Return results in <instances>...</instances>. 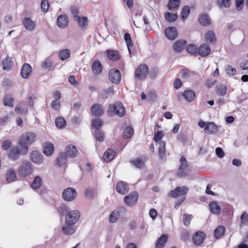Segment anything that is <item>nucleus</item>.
I'll return each instance as SVG.
<instances>
[{
  "label": "nucleus",
  "instance_id": "nucleus-1",
  "mask_svg": "<svg viewBox=\"0 0 248 248\" xmlns=\"http://www.w3.org/2000/svg\"><path fill=\"white\" fill-rule=\"evenodd\" d=\"M36 140V136L33 133L27 132L23 134L19 140V146L21 147V153L26 155L28 152V145L32 144Z\"/></svg>",
  "mask_w": 248,
  "mask_h": 248
},
{
  "label": "nucleus",
  "instance_id": "nucleus-2",
  "mask_svg": "<svg viewBox=\"0 0 248 248\" xmlns=\"http://www.w3.org/2000/svg\"><path fill=\"white\" fill-rule=\"evenodd\" d=\"M108 113L111 116L117 115L120 117H122L125 113V110L121 103L116 102L109 106L108 108Z\"/></svg>",
  "mask_w": 248,
  "mask_h": 248
},
{
  "label": "nucleus",
  "instance_id": "nucleus-3",
  "mask_svg": "<svg viewBox=\"0 0 248 248\" xmlns=\"http://www.w3.org/2000/svg\"><path fill=\"white\" fill-rule=\"evenodd\" d=\"M33 170L32 164L28 160L22 161L18 169V174L25 177L31 175Z\"/></svg>",
  "mask_w": 248,
  "mask_h": 248
},
{
  "label": "nucleus",
  "instance_id": "nucleus-4",
  "mask_svg": "<svg viewBox=\"0 0 248 248\" xmlns=\"http://www.w3.org/2000/svg\"><path fill=\"white\" fill-rule=\"evenodd\" d=\"M77 192L75 188L68 187L65 189L62 193L63 199L66 202H72L77 197Z\"/></svg>",
  "mask_w": 248,
  "mask_h": 248
},
{
  "label": "nucleus",
  "instance_id": "nucleus-5",
  "mask_svg": "<svg viewBox=\"0 0 248 248\" xmlns=\"http://www.w3.org/2000/svg\"><path fill=\"white\" fill-rule=\"evenodd\" d=\"M80 213L77 210H74L68 212L65 217V223L66 224L74 225L79 220Z\"/></svg>",
  "mask_w": 248,
  "mask_h": 248
},
{
  "label": "nucleus",
  "instance_id": "nucleus-6",
  "mask_svg": "<svg viewBox=\"0 0 248 248\" xmlns=\"http://www.w3.org/2000/svg\"><path fill=\"white\" fill-rule=\"evenodd\" d=\"M108 78L113 83L119 84L121 81L120 72L115 68L111 69L108 73Z\"/></svg>",
  "mask_w": 248,
  "mask_h": 248
},
{
  "label": "nucleus",
  "instance_id": "nucleus-7",
  "mask_svg": "<svg viewBox=\"0 0 248 248\" xmlns=\"http://www.w3.org/2000/svg\"><path fill=\"white\" fill-rule=\"evenodd\" d=\"M139 195L137 192H131L124 197V202L126 205L132 206L136 204Z\"/></svg>",
  "mask_w": 248,
  "mask_h": 248
},
{
  "label": "nucleus",
  "instance_id": "nucleus-8",
  "mask_svg": "<svg viewBox=\"0 0 248 248\" xmlns=\"http://www.w3.org/2000/svg\"><path fill=\"white\" fill-rule=\"evenodd\" d=\"M148 71L149 69L146 65H140L136 70L135 75L136 78L142 79L146 77Z\"/></svg>",
  "mask_w": 248,
  "mask_h": 248
},
{
  "label": "nucleus",
  "instance_id": "nucleus-9",
  "mask_svg": "<svg viewBox=\"0 0 248 248\" xmlns=\"http://www.w3.org/2000/svg\"><path fill=\"white\" fill-rule=\"evenodd\" d=\"M31 160L36 165H40L43 162V156L41 153L37 151H33L30 154Z\"/></svg>",
  "mask_w": 248,
  "mask_h": 248
},
{
  "label": "nucleus",
  "instance_id": "nucleus-10",
  "mask_svg": "<svg viewBox=\"0 0 248 248\" xmlns=\"http://www.w3.org/2000/svg\"><path fill=\"white\" fill-rule=\"evenodd\" d=\"M21 147L19 146V148H13L7 153L8 158L13 161H16L19 158L21 153Z\"/></svg>",
  "mask_w": 248,
  "mask_h": 248
},
{
  "label": "nucleus",
  "instance_id": "nucleus-11",
  "mask_svg": "<svg viewBox=\"0 0 248 248\" xmlns=\"http://www.w3.org/2000/svg\"><path fill=\"white\" fill-rule=\"evenodd\" d=\"M180 162L181 165L178 174L181 177H184L187 175V163L186 158L184 156L181 157Z\"/></svg>",
  "mask_w": 248,
  "mask_h": 248
},
{
  "label": "nucleus",
  "instance_id": "nucleus-12",
  "mask_svg": "<svg viewBox=\"0 0 248 248\" xmlns=\"http://www.w3.org/2000/svg\"><path fill=\"white\" fill-rule=\"evenodd\" d=\"M188 191V188L186 186L177 187L175 189L171 190L170 196L176 198L186 194Z\"/></svg>",
  "mask_w": 248,
  "mask_h": 248
},
{
  "label": "nucleus",
  "instance_id": "nucleus-13",
  "mask_svg": "<svg viewBox=\"0 0 248 248\" xmlns=\"http://www.w3.org/2000/svg\"><path fill=\"white\" fill-rule=\"evenodd\" d=\"M206 234L202 232H197L193 236V241L196 245H200L204 241Z\"/></svg>",
  "mask_w": 248,
  "mask_h": 248
},
{
  "label": "nucleus",
  "instance_id": "nucleus-14",
  "mask_svg": "<svg viewBox=\"0 0 248 248\" xmlns=\"http://www.w3.org/2000/svg\"><path fill=\"white\" fill-rule=\"evenodd\" d=\"M22 24L25 27V29L28 31H32L35 28V22L29 17H24L22 21Z\"/></svg>",
  "mask_w": 248,
  "mask_h": 248
},
{
  "label": "nucleus",
  "instance_id": "nucleus-15",
  "mask_svg": "<svg viewBox=\"0 0 248 248\" xmlns=\"http://www.w3.org/2000/svg\"><path fill=\"white\" fill-rule=\"evenodd\" d=\"M204 130L207 134H216L218 131V126L213 122H208L206 123Z\"/></svg>",
  "mask_w": 248,
  "mask_h": 248
},
{
  "label": "nucleus",
  "instance_id": "nucleus-16",
  "mask_svg": "<svg viewBox=\"0 0 248 248\" xmlns=\"http://www.w3.org/2000/svg\"><path fill=\"white\" fill-rule=\"evenodd\" d=\"M91 112L94 116H101L104 112V108L99 104H94L91 107Z\"/></svg>",
  "mask_w": 248,
  "mask_h": 248
},
{
  "label": "nucleus",
  "instance_id": "nucleus-17",
  "mask_svg": "<svg viewBox=\"0 0 248 248\" xmlns=\"http://www.w3.org/2000/svg\"><path fill=\"white\" fill-rule=\"evenodd\" d=\"M78 153V150L76 147L73 145H68L65 149V153L64 155L68 157L74 158L76 157Z\"/></svg>",
  "mask_w": 248,
  "mask_h": 248
},
{
  "label": "nucleus",
  "instance_id": "nucleus-18",
  "mask_svg": "<svg viewBox=\"0 0 248 248\" xmlns=\"http://www.w3.org/2000/svg\"><path fill=\"white\" fill-rule=\"evenodd\" d=\"M166 36L170 40H173L177 35V29L175 27H168L165 30Z\"/></svg>",
  "mask_w": 248,
  "mask_h": 248
},
{
  "label": "nucleus",
  "instance_id": "nucleus-19",
  "mask_svg": "<svg viewBox=\"0 0 248 248\" xmlns=\"http://www.w3.org/2000/svg\"><path fill=\"white\" fill-rule=\"evenodd\" d=\"M116 189L118 193L124 195L128 192L129 186L126 183L121 181L117 183Z\"/></svg>",
  "mask_w": 248,
  "mask_h": 248
},
{
  "label": "nucleus",
  "instance_id": "nucleus-20",
  "mask_svg": "<svg viewBox=\"0 0 248 248\" xmlns=\"http://www.w3.org/2000/svg\"><path fill=\"white\" fill-rule=\"evenodd\" d=\"M16 178V174L15 170L11 168L7 170L5 174L6 180L8 183H11L15 181Z\"/></svg>",
  "mask_w": 248,
  "mask_h": 248
},
{
  "label": "nucleus",
  "instance_id": "nucleus-21",
  "mask_svg": "<svg viewBox=\"0 0 248 248\" xmlns=\"http://www.w3.org/2000/svg\"><path fill=\"white\" fill-rule=\"evenodd\" d=\"M211 52V48L207 44H203L200 46L198 49V52L202 57L208 56Z\"/></svg>",
  "mask_w": 248,
  "mask_h": 248
},
{
  "label": "nucleus",
  "instance_id": "nucleus-22",
  "mask_svg": "<svg viewBox=\"0 0 248 248\" xmlns=\"http://www.w3.org/2000/svg\"><path fill=\"white\" fill-rule=\"evenodd\" d=\"M68 19L65 15H62L57 18V25L61 29H64L68 26Z\"/></svg>",
  "mask_w": 248,
  "mask_h": 248
},
{
  "label": "nucleus",
  "instance_id": "nucleus-23",
  "mask_svg": "<svg viewBox=\"0 0 248 248\" xmlns=\"http://www.w3.org/2000/svg\"><path fill=\"white\" fill-rule=\"evenodd\" d=\"M102 65L99 61L95 60L93 62L92 65V70L94 75H99L102 72Z\"/></svg>",
  "mask_w": 248,
  "mask_h": 248
},
{
  "label": "nucleus",
  "instance_id": "nucleus-24",
  "mask_svg": "<svg viewBox=\"0 0 248 248\" xmlns=\"http://www.w3.org/2000/svg\"><path fill=\"white\" fill-rule=\"evenodd\" d=\"M31 70V67L30 64L28 63L24 64L23 65L21 71V76L24 78H28L30 75Z\"/></svg>",
  "mask_w": 248,
  "mask_h": 248
},
{
  "label": "nucleus",
  "instance_id": "nucleus-25",
  "mask_svg": "<svg viewBox=\"0 0 248 248\" xmlns=\"http://www.w3.org/2000/svg\"><path fill=\"white\" fill-rule=\"evenodd\" d=\"M116 155L115 151L111 149H108L104 154L103 159L106 162L111 161Z\"/></svg>",
  "mask_w": 248,
  "mask_h": 248
},
{
  "label": "nucleus",
  "instance_id": "nucleus-26",
  "mask_svg": "<svg viewBox=\"0 0 248 248\" xmlns=\"http://www.w3.org/2000/svg\"><path fill=\"white\" fill-rule=\"evenodd\" d=\"M199 21L200 23L204 26H208L211 23V20L209 16L207 14H202L200 16Z\"/></svg>",
  "mask_w": 248,
  "mask_h": 248
},
{
  "label": "nucleus",
  "instance_id": "nucleus-27",
  "mask_svg": "<svg viewBox=\"0 0 248 248\" xmlns=\"http://www.w3.org/2000/svg\"><path fill=\"white\" fill-rule=\"evenodd\" d=\"M158 155L162 160L166 159V143L164 141H161L159 143Z\"/></svg>",
  "mask_w": 248,
  "mask_h": 248
},
{
  "label": "nucleus",
  "instance_id": "nucleus-28",
  "mask_svg": "<svg viewBox=\"0 0 248 248\" xmlns=\"http://www.w3.org/2000/svg\"><path fill=\"white\" fill-rule=\"evenodd\" d=\"M53 152V145L49 142H46L43 147V152L44 154L47 156H49L52 155Z\"/></svg>",
  "mask_w": 248,
  "mask_h": 248
},
{
  "label": "nucleus",
  "instance_id": "nucleus-29",
  "mask_svg": "<svg viewBox=\"0 0 248 248\" xmlns=\"http://www.w3.org/2000/svg\"><path fill=\"white\" fill-rule=\"evenodd\" d=\"M186 42L185 40L177 41L173 45L174 50L176 52H181L184 48Z\"/></svg>",
  "mask_w": 248,
  "mask_h": 248
},
{
  "label": "nucleus",
  "instance_id": "nucleus-30",
  "mask_svg": "<svg viewBox=\"0 0 248 248\" xmlns=\"http://www.w3.org/2000/svg\"><path fill=\"white\" fill-rule=\"evenodd\" d=\"M67 156L64 153H61L57 157L56 160V165L59 167L64 166L67 162Z\"/></svg>",
  "mask_w": 248,
  "mask_h": 248
},
{
  "label": "nucleus",
  "instance_id": "nucleus-31",
  "mask_svg": "<svg viewBox=\"0 0 248 248\" xmlns=\"http://www.w3.org/2000/svg\"><path fill=\"white\" fill-rule=\"evenodd\" d=\"M183 96L188 102H191L195 98V93L192 90H188L185 91L183 93Z\"/></svg>",
  "mask_w": 248,
  "mask_h": 248
},
{
  "label": "nucleus",
  "instance_id": "nucleus-32",
  "mask_svg": "<svg viewBox=\"0 0 248 248\" xmlns=\"http://www.w3.org/2000/svg\"><path fill=\"white\" fill-rule=\"evenodd\" d=\"M168 236L166 234L162 235L157 240L155 244L156 248H163L167 242Z\"/></svg>",
  "mask_w": 248,
  "mask_h": 248
},
{
  "label": "nucleus",
  "instance_id": "nucleus-33",
  "mask_svg": "<svg viewBox=\"0 0 248 248\" xmlns=\"http://www.w3.org/2000/svg\"><path fill=\"white\" fill-rule=\"evenodd\" d=\"M107 53L108 58L113 61H117L120 59L119 52L116 50H108Z\"/></svg>",
  "mask_w": 248,
  "mask_h": 248
},
{
  "label": "nucleus",
  "instance_id": "nucleus-34",
  "mask_svg": "<svg viewBox=\"0 0 248 248\" xmlns=\"http://www.w3.org/2000/svg\"><path fill=\"white\" fill-rule=\"evenodd\" d=\"M180 4V0H169L168 7L172 12L177 10Z\"/></svg>",
  "mask_w": 248,
  "mask_h": 248
},
{
  "label": "nucleus",
  "instance_id": "nucleus-35",
  "mask_svg": "<svg viewBox=\"0 0 248 248\" xmlns=\"http://www.w3.org/2000/svg\"><path fill=\"white\" fill-rule=\"evenodd\" d=\"M209 207L212 213L218 215L220 213L221 209L217 202H210Z\"/></svg>",
  "mask_w": 248,
  "mask_h": 248
},
{
  "label": "nucleus",
  "instance_id": "nucleus-36",
  "mask_svg": "<svg viewBox=\"0 0 248 248\" xmlns=\"http://www.w3.org/2000/svg\"><path fill=\"white\" fill-rule=\"evenodd\" d=\"M75 20L78 23V25L82 28H86L88 22V18L85 16L82 17L75 16Z\"/></svg>",
  "mask_w": 248,
  "mask_h": 248
},
{
  "label": "nucleus",
  "instance_id": "nucleus-37",
  "mask_svg": "<svg viewBox=\"0 0 248 248\" xmlns=\"http://www.w3.org/2000/svg\"><path fill=\"white\" fill-rule=\"evenodd\" d=\"M114 93V90L113 86L108 87L106 90H103L100 94V96L101 98L103 99H106L108 97V96L110 94H113Z\"/></svg>",
  "mask_w": 248,
  "mask_h": 248
},
{
  "label": "nucleus",
  "instance_id": "nucleus-38",
  "mask_svg": "<svg viewBox=\"0 0 248 248\" xmlns=\"http://www.w3.org/2000/svg\"><path fill=\"white\" fill-rule=\"evenodd\" d=\"M73 225L66 224L62 227V232L66 235H71L75 232V229L73 227Z\"/></svg>",
  "mask_w": 248,
  "mask_h": 248
},
{
  "label": "nucleus",
  "instance_id": "nucleus-39",
  "mask_svg": "<svg viewBox=\"0 0 248 248\" xmlns=\"http://www.w3.org/2000/svg\"><path fill=\"white\" fill-rule=\"evenodd\" d=\"M42 183V178L39 176H36L31 184V187L34 189H37L41 186Z\"/></svg>",
  "mask_w": 248,
  "mask_h": 248
},
{
  "label": "nucleus",
  "instance_id": "nucleus-40",
  "mask_svg": "<svg viewBox=\"0 0 248 248\" xmlns=\"http://www.w3.org/2000/svg\"><path fill=\"white\" fill-rule=\"evenodd\" d=\"M2 68L4 70H9L12 66L11 59L9 57L6 58L2 61Z\"/></svg>",
  "mask_w": 248,
  "mask_h": 248
},
{
  "label": "nucleus",
  "instance_id": "nucleus-41",
  "mask_svg": "<svg viewBox=\"0 0 248 248\" xmlns=\"http://www.w3.org/2000/svg\"><path fill=\"white\" fill-rule=\"evenodd\" d=\"M225 229L223 226H219L214 231L215 236L216 238H219L222 236L225 232Z\"/></svg>",
  "mask_w": 248,
  "mask_h": 248
},
{
  "label": "nucleus",
  "instance_id": "nucleus-42",
  "mask_svg": "<svg viewBox=\"0 0 248 248\" xmlns=\"http://www.w3.org/2000/svg\"><path fill=\"white\" fill-rule=\"evenodd\" d=\"M70 56V51L68 49H63L60 51L59 56L61 60L63 61L68 59Z\"/></svg>",
  "mask_w": 248,
  "mask_h": 248
},
{
  "label": "nucleus",
  "instance_id": "nucleus-43",
  "mask_svg": "<svg viewBox=\"0 0 248 248\" xmlns=\"http://www.w3.org/2000/svg\"><path fill=\"white\" fill-rule=\"evenodd\" d=\"M216 93L217 94L224 96L227 92V87L225 85L223 84H220L217 86Z\"/></svg>",
  "mask_w": 248,
  "mask_h": 248
},
{
  "label": "nucleus",
  "instance_id": "nucleus-44",
  "mask_svg": "<svg viewBox=\"0 0 248 248\" xmlns=\"http://www.w3.org/2000/svg\"><path fill=\"white\" fill-rule=\"evenodd\" d=\"M130 162L137 168H141L144 165L145 161L141 158H137L134 160H131Z\"/></svg>",
  "mask_w": 248,
  "mask_h": 248
},
{
  "label": "nucleus",
  "instance_id": "nucleus-45",
  "mask_svg": "<svg viewBox=\"0 0 248 248\" xmlns=\"http://www.w3.org/2000/svg\"><path fill=\"white\" fill-rule=\"evenodd\" d=\"M134 134V130L132 127L128 126L124 130L123 133V137L125 139L130 138Z\"/></svg>",
  "mask_w": 248,
  "mask_h": 248
},
{
  "label": "nucleus",
  "instance_id": "nucleus-46",
  "mask_svg": "<svg viewBox=\"0 0 248 248\" xmlns=\"http://www.w3.org/2000/svg\"><path fill=\"white\" fill-rule=\"evenodd\" d=\"M120 217V213L118 211L114 210L110 214L109 221L111 223L116 222Z\"/></svg>",
  "mask_w": 248,
  "mask_h": 248
},
{
  "label": "nucleus",
  "instance_id": "nucleus-47",
  "mask_svg": "<svg viewBox=\"0 0 248 248\" xmlns=\"http://www.w3.org/2000/svg\"><path fill=\"white\" fill-rule=\"evenodd\" d=\"M205 38L208 42H215L216 40V38L215 34L213 31H208L205 35Z\"/></svg>",
  "mask_w": 248,
  "mask_h": 248
},
{
  "label": "nucleus",
  "instance_id": "nucleus-48",
  "mask_svg": "<svg viewBox=\"0 0 248 248\" xmlns=\"http://www.w3.org/2000/svg\"><path fill=\"white\" fill-rule=\"evenodd\" d=\"M53 65L52 61L49 58L46 59L44 61L42 62L41 67L44 69H50Z\"/></svg>",
  "mask_w": 248,
  "mask_h": 248
},
{
  "label": "nucleus",
  "instance_id": "nucleus-49",
  "mask_svg": "<svg viewBox=\"0 0 248 248\" xmlns=\"http://www.w3.org/2000/svg\"><path fill=\"white\" fill-rule=\"evenodd\" d=\"M178 17L176 14H171L170 13H167L165 15L166 20L170 22L175 21Z\"/></svg>",
  "mask_w": 248,
  "mask_h": 248
},
{
  "label": "nucleus",
  "instance_id": "nucleus-50",
  "mask_svg": "<svg viewBox=\"0 0 248 248\" xmlns=\"http://www.w3.org/2000/svg\"><path fill=\"white\" fill-rule=\"evenodd\" d=\"M124 40L126 43V45L129 51V53L131 52L130 47L133 46V44L131 40V37L129 33H126L124 35Z\"/></svg>",
  "mask_w": 248,
  "mask_h": 248
},
{
  "label": "nucleus",
  "instance_id": "nucleus-51",
  "mask_svg": "<svg viewBox=\"0 0 248 248\" xmlns=\"http://www.w3.org/2000/svg\"><path fill=\"white\" fill-rule=\"evenodd\" d=\"M3 103L5 106L13 107L14 106V99L10 95H6L4 98Z\"/></svg>",
  "mask_w": 248,
  "mask_h": 248
},
{
  "label": "nucleus",
  "instance_id": "nucleus-52",
  "mask_svg": "<svg viewBox=\"0 0 248 248\" xmlns=\"http://www.w3.org/2000/svg\"><path fill=\"white\" fill-rule=\"evenodd\" d=\"M190 13V8L189 6H185L183 7L181 13V18L183 19H186L187 18V16H188L189 14Z\"/></svg>",
  "mask_w": 248,
  "mask_h": 248
},
{
  "label": "nucleus",
  "instance_id": "nucleus-53",
  "mask_svg": "<svg viewBox=\"0 0 248 248\" xmlns=\"http://www.w3.org/2000/svg\"><path fill=\"white\" fill-rule=\"evenodd\" d=\"M163 136L164 134L163 131H159L156 132H155L154 136V140L155 141V142H159V143L160 141H163L162 140V139L163 137Z\"/></svg>",
  "mask_w": 248,
  "mask_h": 248
},
{
  "label": "nucleus",
  "instance_id": "nucleus-54",
  "mask_svg": "<svg viewBox=\"0 0 248 248\" xmlns=\"http://www.w3.org/2000/svg\"><path fill=\"white\" fill-rule=\"evenodd\" d=\"M55 124L58 127L62 128L65 126L66 122L63 118L59 117L56 118L55 120Z\"/></svg>",
  "mask_w": 248,
  "mask_h": 248
},
{
  "label": "nucleus",
  "instance_id": "nucleus-55",
  "mask_svg": "<svg viewBox=\"0 0 248 248\" xmlns=\"http://www.w3.org/2000/svg\"><path fill=\"white\" fill-rule=\"evenodd\" d=\"M194 72H191L188 69H183L181 71V77L183 78L187 79L195 74Z\"/></svg>",
  "mask_w": 248,
  "mask_h": 248
},
{
  "label": "nucleus",
  "instance_id": "nucleus-56",
  "mask_svg": "<svg viewBox=\"0 0 248 248\" xmlns=\"http://www.w3.org/2000/svg\"><path fill=\"white\" fill-rule=\"evenodd\" d=\"M193 216L191 215L184 214L183 219L184 225L186 226H188Z\"/></svg>",
  "mask_w": 248,
  "mask_h": 248
},
{
  "label": "nucleus",
  "instance_id": "nucleus-57",
  "mask_svg": "<svg viewBox=\"0 0 248 248\" xmlns=\"http://www.w3.org/2000/svg\"><path fill=\"white\" fill-rule=\"evenodd\" d=\"M95 136L96 140L98 141L101 142L104 140V134L100 129L96 130L95 132Z\"/></svg>",
  "mask_w": 248,
  "mask_h": 248
},
{
  "label": "nucleus",
  "instance_id": "nucleus-58",
  "mask_svg": "<svg viewBox=\"0 0 248 248\" xmlns=\"http://www.w3.org/2000/svg\"><path fill=\"white\" fill-rule=\"evenodd\" d=\"M102 124V121L99 118H96L93 120L92 125L95 128L96 130L100 129L99 128Z\"/></svg>",
  "mask_w": 248,
  "mask_h": 248
},
{
  "label": "nucleus",
  "instance_id": "nucleus-59",
  "mask_svg": "<svg viewBox=\"0 0 248 248\" xmlns=\"http://www.w3.org/2000/svg\"><path fill=\"white\" fill-rule=\"evenodd\" d=\"M85 197L89 199H92L94 197L95 194V191L94 189L89 188L85 190Z\"/></svg>",
  "mask_w": 248,
  "mask_h": 248
},
{
  "label": "nucleus",
  "instance_id": "nucleus-60",
  "mask_svg": "<svg viewBox=\"0 0 248 248\" xmlns=\"http://www.w3.org/2000/svg\"><path fill=\"white\" fill-rule=\"evenodd\" d=\"M186 50L190 54H196L197 53L198 49L197 47L192 44L188 45L186 47Z\"/></svg>",
  "mask_w": 248,
  "mask_h": 248
},
{
  "label": "nucleus",
  "instance_id": "nucleus-61",
  "mask_svg": "<svg viewBox=\"0 0 248 248\" xmlns=\"http://www.w3.org/2000/svg\"><path fill=\"white\" fill-rule=\"evenodd\" d=\"M49 8L48 2L46 0H42L41 3V10L44 12H46Z\"/></svg>",
  "mask_w": 248,
  "mask_h": 248
},
{
  "label": "nucleus",
  "instance_id": "nucleus-62",
  "mask_svg": "<svg viewBox=\"0 0 248 248\" xmlns=\"http://www.w3.org/2000/svg\"><path fill=\"white\" fill-rule=\"evenodd\" d=\"M226 71L228 75L230 76H233L236 74V70L231 65H227L226 68Z\"/></svg>",
  "mask_w": 248,
  "mask_h": 248
},
{
  "label": "nucleus",
  "instance_id": "nucleus-63",
  "mask_svg": "<svg viewBox=\"0 0 248 248\" xmlns=\"http://www.w3.org/2000/svg\"><path fill=\"white\" fill-rule=\"evenodd\" d=\"M241 225H248V214L247 213H244L241 216Z\"/></svg>",
  "mask_w": 248,
  "mask_h": 248
},
{
  "label": "nucleus",
  "instance_id": "nucleus-64",
  "mask_svg": "<svg viewBox=\"0 0 248 248\" xmlns=\"http://www.w3.org/2000/svg\"><path fill=\"white\" fill-rule=\"evenodd\" d=\"M68 210V207L64 204L61 205L58 208V211L61 215H64Z\"/></svg>",
  "mask_w": 248,
  "mask_h": 248
}]
</instances>
